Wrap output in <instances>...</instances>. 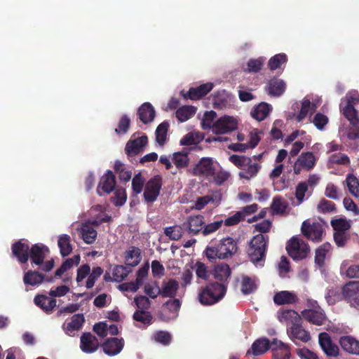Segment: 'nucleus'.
<instances>
[{
    "mask_svg": "<svg viewBox=\"0 0 359 359\" xmlns=\"http://www.w3.org/2000/svg\"><path fill=\"white\" fill-rule=\"evenodd\" d=\"M302 314L305 320L313 325H322L325 323L326 316L323 311L314 309H305L302 312Z\"/></svg>",
    "mask_w": 359,
    "mask_h": 359,
    "instance_id": "cd10ccee",
    "label": "nucleus"
},
{
    "mask_svg": "<svg viewBox=\"0 0 359 359\" xmlns=\"http://www.w3.org/2000/svg\"><path fill=\"white\" fill-rule=\"evenodd\" d=\"M192 269L195 270L196 276L204 280H207L211 273L205 264L201 262H197Z\"/></svg>",
    "mask_w": 359,
    "mask_h": 359,
    "instance_id": "bf43d9fd",
    "label": "nucleus"
},
{
    "mask_svg": "<svg viewBox=\"0 0 359 359\" xmlns=\"http://www.w3.org/2000/svg\"><path fill=\"white\" fill-rule=\"evenodd\" d=\"M339 344L345 351L359 355V341L351 336H343L340 337Z\"/></svg>",
    "mask_w": 359,
    "mask_h": 359,
    "instance_id": "c756f323",
    "label": "nucleus"
},
{
    "mask_svg": "<svg viewBox=\"0 0 359 359\" xmlns=\"http://www.w3.org/2000/svg\"><path fill=\"white\" fill-rule=\"evenodd\" d=\"M137 116L144 124L152 122L156 116V111L149 102H144L138 109Z\"/></svg>",
    "mask_w": 359,
    "mask_h": 359,
    "instance_id": "bb28decb",
    "label": "nucleus"
},
{
    "mask_svg": "<svg viewBox=\"0 0 359 359\" xmlns=\"http://www.w3.org/2000/svg\"><path fill=\"white\" fill-rule=\"evenodd\" d=\"M212 103L213 107L216 109H224L229 105L228 95L225 90L217 91L212 95Z\"/></svg>",
    "mask_w": 359,
    "mask_h": 359,
    "instance_id": "c9c22d12",
    "label": "nucleus"
},
{
    "mask_svg": "<svg viewBox=\"0 0 359 359\" xmlns=\"http://www.w3.org/2000/svg\"><path fill=\"white\" fill-rule=\"evenodd\" d=\"M183 229L182 225L180 226H170L166 227L164 230V233L172 241H177L182 236V230Z\"/></svg>",
    "mask_w": 359,
    "mask_h": 359,
    "instance_id": "e2e57ef3",
    "label": "nucleus"
},
{
    "mask_svg": "<svg viewBox=\"0 0 359 359\" xmlns=\"http://www.w3.org/2000/svg\"><path fill=\"white\" fill-rule=\"evenodd\" d=\"M269 236L262 233L255 236L249 243L248 255L251 262L259 263L264 261L268 248Z\"/></svg>",
    "mask_w": 359,
    "mask_h": 359,
    "instance_id": "39448f33",
    "label": "nucleus"
},
{
    "mask_svg": "<svg viewBox=\"0 0 359 359\" xmlns=\"http://www.w3.org/2000/svg\"><path fill=\"white\" fill-rule=\"evenodd\" d=\"M213 86V83L209 82L201 84L196 88H190L187 93L181 91V94L185 100L190 99L191 100H197L210 92Z\"/></svg>",
    "mask_w": 359,
    "mask_h": 359,
    "instance_id": "6ab92c4d",
    "label": "nucleus"
},
{
    "mask_svg": "<svg viewBox=\"0 0 359 359\" xmlns=\"http://www.w3.org/2000/svg\"><path fill=\"white\" fill-rule=\"evenodd\" d=\"M217 114L215 111H205L201 123L202 128L204 130L213 129V121L216 118Z\"/></svg>",
    "mask_w": 359,
    "mask_h": 359,
    "instance_id": "052dcab7",
    "label": "nucleus"
},
{
    "mask_svg": "<svg viewBox=\"0 0 359 359\" xmlns=\"http://www.w3.org/2000/svg\"><path fill=\"white\" fill-rule=\"evenodd\" d=\"M330 248V245L329 243H324L316 250L315 263L318 266H323L324 265L325 257Z\"/></svg>",
    "mask_w": 359,
    "mask_h": 359,
    "instance_id": "864d4df0",
    "label": "nucleus"
},
{
    "mask_svg": "<svg viewBox=\"0 0 359 359\" xmlns=\"http://www.w3.org/2000/svg\"><path fill=\"white\" fill-rule=\"evenodd\" d=\"M286 250L289 256L294 260L305 259L310 252L309 245L298 236H293L289 240Z\"/></svg>",
    "mask_w": 359,
    "mask_h": 359,
    "instance_id": "423d86ee",
    "label": "nucleus"
},
{
    "mask_svg": "<svg viewBox=\"0 0 359 359\" xmlns=\"http://www.w3.org/2000/svg\"><path fill=\"white\" fill-rule=\"evenodd\" d=\"M84 323L85 318L83 313L74 314L70 322L63 325V329L67 335L74 336L75 332L81 329Z\"/></svg>",
    "mask_w": 359,
    "mask_h": 359,
    "instance_id": "393cba45",
    "label": "nucleus"
},
{
    "mask_svg": "<svg viewBox=\"0 0 359 359\" xmlns=\"http://www.w3.org/2000/svg\"><path fill=\"white\" fill-rule=\"evenodd\" d=\"M223 224V220H217L208 224H203L202 235L204 236L210 235L219 229Z\"/></svg>",
    "mask_w": 359,
    "mask_h": 359,
    "instance_id": "680f3d73",
    "label": "nucleus"
},
{
    "mask_svg": "<svg viewBox=\"0 0 359 359\" xmlns=\"http://www.w3.org/2000/svg\"><path fill=\"white\" fill-rule=\"evenodd\" d=\"M179 289V283L175 279L163 281L160 287V295L162 297L175 298Z\"/></svg>",
    "mask_w": 359,
    "mask_h": 359,
    "instance_id": "c85d7f7f",
    "label": "nucleus"
},
{
    "mask_svg": "<svg viewBox=\"0 0 359 359\" xmlns=\"http://www.w3.org/2000/svg\"><path fill=\"white\" fill-rule=\"evenodd\" d=\"M260 168L261 166L258 163H249V164L245 165V167L243 168L242 171L239 172V176L241 178L250 180L257 175Z\"/></svg>",
    "mask_w": 359,
    "mask_h": 359,
    "instance_id": "79ce46f5",
    "label": "nucleus"
},
{
    "mask_svg": "<svg viewBox=\"0 0 359 359\" xmlns=\"http://www.w3.org/2000/svg\"><path fill=\"white\" fill-rule=\"evenodd\" d=\"M286 88V83L282 79H273L268 83L269 94L274 97H280Z\"/></svg>",
    "mask_w": 359,
    "mask_h": 359,
    "instance_id": "72a5a7b5",
    "label": "nucleus"
},
{
    "mask_svg": "<svg viewBox=\"0 0 359 359\" xmlns=\"http://www.w3.org/2000/svg\"><path fill=\"white\" fill-rule=\"evenodd\" d=\"M80 262V256L74 255L72 258L67 259L55 272V276H61L64 273L69 270L74 264L78 265Z\"/></svg>",
    "mask_w": 359,
    "mask_h": 359,
    "instance_id": "a18cd8bd",
    "label": "nucleus"
},
{
    "mask_svg": "<svg viewBox=\"0 0 359 359\" xmlns=\"http://www.w3.org/2000/svg\"><path fill=\"white\" fill-rule=\"evenodd\" d=\"M288 207L287 202L281 196H276L271 205V212L273 215H283Z\"/></svg>",
    "mask_w": 359,
    "mask_h": 359,
    "instance_id": "58836bf2",
    "label": "nucleus"
},
{
    "mask_svg": "<svg viewBox=\"0 0 359 359\" xmlns=\"http://www.w3.org/2000/svg\"><path fill=\"white\" fill-rule=\"evenodd\" d=\"M272 341H270L266 337H262L256 339L252 344V353L255 356H257L265 353L269 349L271 350Z\"/></svg>",
    "mask_w": 359,
    "mask_h": 359,
    "instance_id": "7c9ffc66",
    "label": "nucleus"
},
{
    "mask_svg": "<svg viewBox=\"0 0 359 359\" xmlns=\"http://www.w3.org/2000/svg\"><path fill=\"white\" fill-rule=\"evenodd\" d=\"M271 110V105L263 102L255 106L251 111L250 114L255 120L262 121L267 117Z\"/></svg>",
    "mask_w": 359,
    "mask_h": 359,
    "instance_id": "2f4dec72",
    "label": "nucleus"
},
{
    "mask_svg": "<svg viewBox=\"0 0 359 359\" xmlns=\"http://www.w3.org/2000/svg\"><path fill=\"white\" fill-rule=\"evenodd\" d=\"M231 273L229 266L222 263L215 266L214 277L222 282H226Z\"/></svg>",
    "mask_w": 359,
    "mask_h": 359,
    "instance_id": "4c0bfd02",
    "label": "nucleus"
},
{
    "mask_svg": "<svg viewBox=\"0 0 359 359\" xmlns=\"http://www.w3.org/2000/svg\"><path fill=\"white\" fill-rule=\"evenodd\" d=\"M80 262V256L74 255L72 258L67 259L55 272V276H61L64 273L69 270L74 264L78 265Z\"/></svg>",
    "mask_w": 359,
    "mask_h": 359,
    "instance_id": "37998d69",
    "label": "nucleus"
},
{
    "mask_svg": "<svg viewBox=\"0 0 359 359\" xmlns=\"http://www.w3.org/2000/svg\"><path fill=\"white\" fill-rule=\"evenodd\" d=\"M34 302L37 306L40 307L47 313L51 312L56 306V300L55 299H50L43 294L36 295Z\"/></svg>",
    "mask_w": 359,
    "mask_h": 359,
    "instance_id": "473e14b6",
    "label": "nucleus"
},
{
    "mask_svg": "<svg viewBox=\"0 0 359 359\" xmlns=\"http://www.w3.org/2000/svg\"><path fill=\"white\" fill-rule=\"evenodd\" d=\"M99 341L96 337L90 332H84L80 339V348L86 353L95 352L99 347Z\"/></svg>",
    "mask_w": 359,
    "mask_h": 359,
    "instance_id": "412c9836",
    "label": "nucleus"
},
{
    "mask_svg": "<svg viewBox=\"0 0 359 359\" xmlns=\"http://www.w3.org/2000/svg\"><path fill=\"white\" fill-rule=\"evenodd\" d=\"M345 300L351 305H359V281H350L341 288Z\"/></svg>",
    "mask_w": 359,
    "mask_h": 359,
    "instance_id": "4468645a",
    "label": "nucleus"
},
{
    "mask_svg": "<svg viewBox=\"0 0 359 359\" xmlns=\"http://www.w3.org/2000/svg\"><path fill=\"white\" fill-rule=\"evenodd\" d=\"M147 143L148 137L146 135H143L135 139H130L126 143L125 147L126 154L130 157L135 156L142 151Z\"/></svg>",
    "mask_w": 359,
    "mask_h": 359,
    "instance_id": "f3484780",
    "label": "nucleus"
},
{
    "mask_svg": "<svg viewBox=\"0 0 359 359\" xmlns=\"http://www.w3.org/2000/svg\"><path fill=\"white\" fill-rule=\"evenodd\" d=\"M287 61V57L285 53H278L271 57L268 62L269 68L271 70H276L280 68L283 64Z\"/></svg>",
    "mask_w": 359,
    "mask_h": 359,
    "instance_id": "603ef678",
    "label": "nucleus"
},
{
    "mask_svg": "<svg viewBox=\"0 0 359 359\" xmlns=\"http://www.w3.org/2000/svg\"><path fill=\"white\" fill-rule=\"evenodd\" d=\"M348 191L355 197H359V181L353 174H348L346 178Z\"/></svg>",
    "mask_w": 359,
    "mask_h": 359,
    "instance_id": "3c124183",
    "label": "nucleus"
},
{
    "mask_svg": "<svg viewBox=\"0 0 359 359\" xmlns=\"http://www.w3.org/2000/svg\"><path fill=\"white\" fill-rule=\"evenodd\" d=\"M169 127L170 124L168 121H164L160 123L156 129V141L160 146H163L165 143Z\"/></svg>",
    "mask_w": 359,
    "mask_h": 359,
    "instance_id": "a19ab883",
    "label": "nucleus"
},
{
    "mask_svg": "<svg viewBox=\"0 0 359 359\" xmlns=\"http://www.w3.org/2000/svg\"><path fill=\"white\" fill-rule=\"evenodd\" d=\"M204 217L201 215H191L183 222L182 227L189 235L202 233L203 229Z\"/></svg>",
    "mask_w": 359,
    "mask_h": 359,
    "instance_id": "ddd939ff",
    "label": "nucleus"
},
{
    "mask_svg": "<svg viewBox=\"0 0 359 359\" xmlns=\"http://www.w3.org/2000/svg\"><path fill=\"white\" fill-rule=\"evenodd\" d=\"M50 254L49 248L43 243H35L31 245L29 259L31 264L34 267L35 266H40L39 269L42 272L50 271L55 266L53 259L45 261Z\"/></svg>",
    "mask_w": 359,
    "mask_h": 359,
    "instance_id": "7ed1b4c3",
    "label": "nucleus"
},
{
    "mask_svg": "<svg viewBox=\"0 0 359 359\" xmlns=\"http://www.w3.org/2000/svg\"><path fill=\"white\" fill-rule=\"evenodd\" d=\"M229 161L236 167L241 169H243V168L245 167V165H248L249 163L252 162L251 158L249 157L245 156H238L236 154L230 156Z\"/></svg>",
    "mask_w": 359,
    "mask_h": 359,
    "instance_id": "0e129e2a",
    "label": "nucleus"
},
{
    "mask_svg": "<svg viewBox=\"0 0 359 359\" xmlns=\"http://www.w3.org/2000/svg\"><path fill=\"white\" fill-rule=\"evenodd\" d=\"M53 277H46L44 274L36 270H28L23 276V282L26 285L36 286L43 282L53 283Z\"/></svg>",
    "mask_w": 359,
    "mask_h": 359,
    "instance_id": "dca6fc26",
    "label": "nucleus"
},
{
    "mask_svg": "<svg viewBox=\"0 0 359 359\" xmlns=\"http://www.w3.org/2000/svg\"><path fill=\"white\" fill-rule=\"evenodd\" d=\"M273 359H290V348L282 341L274 338L272 340Z\"/></svg>",
    "mask_w": 359,
    "mask_h": 359,
    "instance_id": "4be33fe9",
    "label": "nucleus"
},
{
    "mask_svg": "<svg viewBox=\"0 0 359 359\" xmlns=\"http://www.w3.org/2000/svg\"><path fill=\"white\" fill-rule=\"evenodd\" d=\"M162 177L157 175L149 179L144 185L143 197L147 204L154 203L160 194L162 188Z\"/></svg>",
    "mask_w": 359,
    "mask_h": 359,
    "instance_id": "0eeeda50",
    "label": "nucleus"
},
{
    "mask_svg": "<svg viewBox=\"0 0 359 359\" xmlns=\"http://www.w3.org/2000/svg\"><path fill=\"white\" fill-rule=\"evenodd\" d=\"M181 308V302L178 299H170L165 302L162 306V310L159 313L161 320L168 322L175 320L179 315Z\"/></svg>",
    "mask_w": 359,
    "mask_h": 359,
    "instance_id": "1a4fd4ad",
    "label": "nucleus"
},
{
    "mask_svg": "<svg viewBox=\"0 0 359 359\" xmlns=\"http://www.w3.org/2000/svg\"><path fill=\"white\" fill-rule=\"evenodd\" d=\"M30 248L27 241L20 239L11 245L12 255L20 264H26L30 257Z\"/></svg>",
    "mask_w": 359,
    "mask_h": 359,
    "instance_id": "9d476101",
    "label": "nucleus"
},
{
    "mask_svg": "<svg viewBox=\"0 0 359 359\" xmlns=\"http://www.w3.org/2000/svg\"><path fill=\"white\" fill-rule=\"evenodd\" d=\"M130 126V118L124 114L123 115L118 123L117 128H115L114 132L119 135L127 133Z\"/></svg>",
    "mask_w": 359,
    "mask_h": 359,
    "instance_id": "13d9d810",
    "label": "nucleus"
},
{
    "mask_svg": "<svg viewBox=\"0 0 359 359\" xmlns=\"http://www.w3.org/2000/svg\"><path fill=\"white\" fill-rule=\"evenodd\" d=\"M133 318L135 321L149 325L151 324L153 317L149 311L137 310L133 313Z\"/></svg>",
    "mask_w": 359,
    "mask_h": 359,
    "instance_id": "6e6d98bb",
    "label": "nucleus"
},
{
    "mask_svg": "<svg viewBox=\"0 0 359 359\" xmlns=\"http://www.w3.org/2000/svg\"><path fill=\"white\" fill-rule=\"evenodd\" d=\"M226 292V286L223 283H211L202 288L198 294V300L203 305H212L219 302Z\"/></svg>",
    "mask_w": 359,
    "mask_h": 359,
    "instance_id": "20e7f679",
    "label": "nucleus"
},
{
    "mask_svg": "<svg viewBox=\"0 0 359 359\" xmlns=\"http://www.w3.org/2000/svg\"><path fill=\"white\" fill-rule=\"evenodd\" d=\"M256 289L255 282L248 276H243L241 291L244 294H249Z\"/></svg>",
    "mask_w": 359,
    "mask_h": 359,
    "instance_id": "69168bd1",
    "label": "nucleus"
},
{
    "mask_svg": "<svg viewBox=\"0 0 359 359\" xmlns=\"http://www.w3.org/2000/svg\"><path fill=\"white\" fill-rule=\"evenodd\" d=\"M144 184V181L140 173H138L134 176L132 180V189L136 195L140 194L142 191Z\"/></svg>",
    "mask_w": 359,
    "mask_h": 359,
    "instance_id": "774afa93",
    "label": "nucleus"
},
{
    "mask_svg": "<svg viewBox=\"0 0 359 359\" xmlns=\"http://www.w3.org/2000/svg\"><path fill=\"white\" fill-rule=\"evenodd\" d=\"M81 236L87 244L93 243L97 238V231L88 223H83L81 227Z\"/></svg>",
    "mask_w": 359,
    "mask_h": 359,
    "instance_id": "f704fd0d",
    "label": "nucleus"
},
{
    "mask_svg": "<svg viewBox=\"0 0 359 359\" xmlns=\"http://www.w3.org/2000/svg\"><path fill=\"white\" fill-rule=\"evenodd\" d=\"M331 225L334 232L348 231L351 223L346 218H339L331 220Z\"/></svg>",
    "mask_w": 359,
    "mask_h": 359,
    "instance_id": "5fc2aeb1",
    "label": "nucleus"
},
{
    "mask_svg": "<svg viewBox=\"0 0 359 359\" xmlns=\"http://www.w3.org/2000/svg\"><path fill=\"white\" fill-rule=\"evenodd\" d=\"M238 251V244L231 237L224 238L215 245H208L205 248V255L211 262L217 259H225L231 257Z\"/></svg>",
    "mask_w": 359,
    "mask_h": 359,
    "instance_id": "f257e3e1",
    "label": "nucleus"
},
{
    "mask_svg": "<svg viewBox=\"0 0 359 359\" xmlns=\"http://www.w3.org/2000/svg\"><path fill=\"white\" fill-rule=\"evenodd\" d=\"M237 125L236 118L232 116H224L213 123L212 132L217 135L228 133L236 130Z\"/></svg>",
    "mask_w": 359,
    "mask_h": 359,
    "instance_id": "9b49d317",
    "label": "nucleus"
},
{
    "mask_svg": "<svg viewBox=\"0 0 359 359\" xmlns=\"http://www.w3.org/2000/svg\"><path fill=\"white\" fill-rule=\"evenodd\" d=\"M104 352L108 355L118 354L124 346L123 339L116 337L108 338L102 345Z\"/></svg>",
    "mask_w": 359,
    "mask_h": 359,
    "instance_id": "5701e85b",
    "label": "nucleus"
},
{
    "mask_svg": "<svg viewBox=\"0 0 359 359\" xmlns=\"http://www.w3.org/2000/svg\"><path fill=\"white\" fill-rule=\"evenodd\" d=\"M116 184V177L112 171L109 170L101 178L97 191L101 195L100 192V189H101L103 192L109 194L114 189Z\"/></svg>",
    "mask_w": 359,
    "mask_h": 359,
    "instance_id": "a878e982",
    "label": "nucleus"
},
{
    "mask_svg": "<svg viewBox=\"0 0 359 359\" xmlns=\"http://www.w3.org/2000/svg\"><path fill=\"white\" fill-rule=\"evenodd\" d=\"M203 139V135L201 133H189L185 135L180 140L181 145H195L200 143Z\"/></svg>",
    "mask_w": 359,
    "mask_h": 359,
    "instance_id": "de8ad7c7",
    "label": "nucleus"
},
{
    "mask_svg": "<svg viewBox=\"0 0 359 359\" xmlns=\"http://www.w3.org/2000/svg\"><path fill=\"white\" fill-rule=\"evenodd\" d=\"M196 108L190 105H184L179 109L175 112L177 118L180 122H184L195 115Z\"/></svg>",
    "mask_w": 359,
    "mask_h": 359,
    "instance_id": "ea45409f",
    "label": "nucleus"
},
{
    "mask_svg": "<svg viewBox=\"0 0 359 359\" xmlns=\"http://www.w3.org/2000/svg\"><path fill=\"white\" fill-rule=\"evenodd\" d=\"M273 300L275 304L280 306L285 304H294L298 302L299 298L295 292L283 290L276 292Z\"/></svg>",
    "mask_w": 359,
    "mask_h": 359,
    "instance_id": "b1692460",
    "label": "nucleus"
},
{
    "mask_svg": "<svg viewBox=\"0 0 359 359\" xmlns=\"http://www.w3.org/2000/svg\"><path fill=\"white\" fill-rule=\"evenodd\" d=\"M103 270L101 267L97 266L93 269L86 281V287L88 289L92 288L96 280L102 274Z\"/></svg>",
    "mask_w": 359,
    "mask_h": 359,
    "instance_id": "338daca9",
    "label": "nucleus"
},
{
    "mask_svg": "<svg viewBox=\"0 0 359 359\" xmlns=\"http://www.w3.org/2000/svg\"><path fill=\"white\" fill-rule=\"evenodd\" d=\"M125 259L126 264L130 266H136L141 262V250L140 248L131 246L126 252Z\"/></svg>",
    "mask_w": 359,
    "mask_h": 359,
    "instance_id": "e433bc0d",
    "label": "nucleus"
},
{
    "mask_svg": "<svg viewBox=\"0 0 359 359\" xmlns=\"http://www.w3.org/2000/svg\"><path fill=\"white\" fill-rule=\"evenodd\" d=\"M130 270L122 265H116L113 269L112 276L115 282L120 283L129 274Z\"/></svg>",
    "mask_w": 359,
    "mask_h": 359,
    "instance_id": "4d7b16f0",
    "label": "nucleus"
},
{
    "mask_svg": "<svg viewBox=\"0 0 359 359\" xmlns=\"http://www.w3.org/2000/svg\"><path fill=\"white\" fill-rule=\"evenodd\" d=\"M80 262V256L74 255L72 258L67 259L55 272V276H61L64 273L69 270L74 264L78 265Z\"/></svg>",
    "mask_w": 359,
    "mask_h": 359,
    "instance_id": "49530a36",
    "label": "nucleus"
},
{
    "mask_svg": "<svg viewBox=\"0 0 359 359\" xmlns=\"http://www.w3.org/2000/svg\"><path fill=\"white\" fill-rule=\"evenodd\" d=\"M58 246L62 257L69 255L72 250L69 236L67 234L60 236L58 239Z\"/></svg>",
    "mask_w": 359,
    "mask_h": 359,
    "instance_id": "8fccbe9b",
    "label": "nucleus"
},
{
    "mask_svg": "<svg viewBox=\"0 0 359 359\" xmlns=\"http://www.w3.org/2000/svg\"><path fill=\"white\" fill-rule=\"evenodd\" d=\"M218 165L212 158L203 157L194 168L193 172L196 176H201L209 178L215 173V168Z\"/></svg>",
    "mask_w": 359,
    "mask_h": 359,
    "instance_id": "f8f14e48",
    "label": "nucleus"
},
{
    "mask_svg": "<svg viewBox=\"0 0 359 359\" xmlns=\"http://www.w3.org/2000/svg\"><path fill=\"white\" fill-rule=\"evenodd\" d=\"M344 116L348 120L350 127L347 130V137L355 140L359 138V96L350 97L346 105L341 109Z\"/></svg>",
    "mask_w": 359,
    "mask_h": 359,
    "instance_id": "f03ea898",
    "label": "nucleus"
},
{
    "mask_svg": "<svg viewBox=\"0 0 359 359\" xmlns=\"http://www.w3.org/2000/svg\"><path fill=\"white\" fill-rule=\"evenodd\" d=\"M302 323H299L287 328V334L289 338L295 344H297V341L307 343L311 339L309 332L302 327Z\"/></svg>",
    "mask_w": 359,
    "mask_h": 359,
    "instance_id": "2eb2a0df",
    "label": "nucleus"
},
{
    "mask_svg": "<svg viewBox=\"0 0 359 359\" xmlns=\"http://www.w3.org/2000/svg\"><path fill=\"white\" fill-rule=\"evenodd\" d=\"M80 262V256L74 255L72 258L67 259L55 272V276H61L64 273L69 270L74 264L78 265Z\"/></svg>",
    "mask_w": 359,
    "mask_h": 359,
    "instance_id": "c03bdc74",
    "label": "nucleus"
},
{
    "mask_svg": "<svg viewBox=\"0 0 359 359\" xmlns=\"http://www.w3.org/2000/svg\"><path fill=\"white\" fill-rule=\"evenodd\" d=\"M277 318L281 323L290 325V326L302 323L301 316L293 309H280L277 312Z\"/></svg>",
    "mask_w": 359,
    "mask_h": 359,
    "instance_id": "aec40b11",
    "label": "nucleus"
},
{
    "mask_svg": "<svg viewBox=\"0 0 359 359\" xmlns=\"http://www.w3.org/2000/svg\"><path fill=\"white\" fill-rule=\"evenodd\" d=\"M318 341L321 348L327 356L336 357L339 355V347L332 341L328 333H320Z\"/></svg>",
    "mask_w": 359,
    "mask_h": 359,
    "instance_id": "a211bd4d",
    "label": "nucleus"
},
{
    "mask_svg": "<svg viewBox=\"0 0 359 359\" xmlns=\"http://www.w3.org/2000/svg\"><path fill=\"white\" fill-rule=\"evenodd\" d=\"M301 231L304 236L313 241L319 242L322 240L324 233L323 226L318 222L311 223L309 220L303 222Z\"/></svg>",
    "mask_w": 359,
    "mask_h": 359,
    "instance_id": "6e6552de",
    "label": "nucleus"
},
{
    "mask_svg": "<svg viewBox=\"0 0 359 359\" xmlns=\"http://www.w3.org/2000/svg\"><path fill=\"white\" fill-rule=\"evenodd\" d=\"M298 162L307 170L313 168L316 164L315 156L312 152H304L297 158Z\"/></svg>",
    "mask_w": 359,
    "mask_h": 359,
    "instance_id": "09e8293b",
    "label": "nucleus"
}]
</instances>
